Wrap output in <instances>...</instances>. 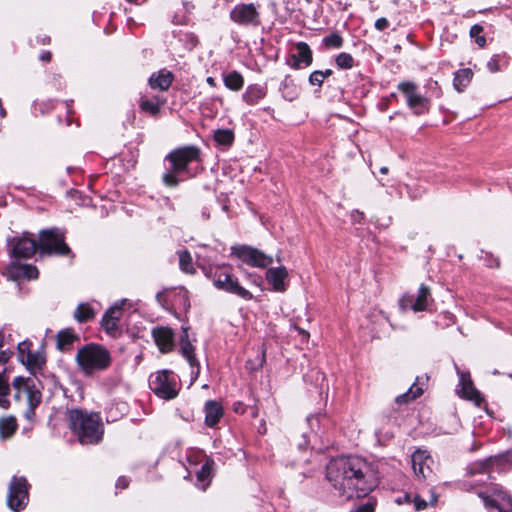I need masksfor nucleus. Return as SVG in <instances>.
I'll list each match as a JSON object with an SVG mask.
<instances>
[{"mask_svg":"<svg viewBox=\"0 0 512 512\" xmlns=\"http://www.w3.org/2000/svg\"><path fill=\"white\" fill-rule=\"evenodd\" d=\"M326 478L338 496L345 500L365 497L378 484L370 465L356 456L331 460L327 465Z\"/></svg>","mask_w":512,"mask_h":512,"instance_id":"f257e3e1","label":"nucleus"},{"mask_svg":"<svg viewBox=\"0 0 512 512\" xmlns=\"http://www.w3.org/2000/svg\"><path fill=\"white\" fill-rule=\"evenodd\" d=\"M69 427L81 444H98L104 434V426L99 413L82 409L68 411Z\"/></svg>","mask_w":512,"mask_h":512,"instance_id":"f03ea898","label":"nucleus"},{"mask_svg":"<svg viewBox=\"0 0 512 512\" xmlns=\"http://www.w3.org/2000/svg\"><path fill=\"white\" fill-rule=\"evenodd\" d=\"M203 274L221 291L237 295L244 300H251L253 295L242 287L233 275V268L228 264L200 265Z\"/></svg>","mask_w":512,"mask_h":512,"instance_id":"7ed1b4c3","label":"nucleus"},{"mask_svg":"<svg viewBox=\"0 0 512 512\" xmlns=\"http://www.w3.org/2000/svg\"><path fill=\"white\" fill-rule=\"evenodd\" d=\"M75 360L80 370L86 376H91L107 370L111 365L112 357L104 346L89 343L77 351Z\"/></svg>","mask_w":512,"mask_h":512,"instance_id":"20e7f679","label":"nucleus"},{"mask_svg":"<svg viewBox=\"0 0 512 512\" xmlns=\"http://www.w3.org/2000/svg\"><path fill=\"white\" fill-rule=\"evenodd\" d=\"M170 168L163 174V183L168 187H176L179 184L178 175L188 172L189 165L200 161V149L196 146H185L175 149L166 156Z\"/></svg>","mask_w":512,"mask_h":512,"instance_id":"39448f33","label":"nucleus"},{"mask_svg":"<svg viewBox=\"0 0 512 512\" xmlns=\"http://www.w3.org/2000/svg\"><path fill=\"white\" fill-rule=\"evenodd\" d=\"M12 386L15 389V399L20 401L25 399L27 408L24 411V417L32 421L35 417V409L42 401V393L37 385L35 379L17 376L12 381Z\"/></svg>","mask_w":512,"mask_h":512,"instance_id":"423d86ee","label":"nucleus"},{"mask_svg":"<svg viewBox=\"0 0 512 512\" xmlns=\"http://www.w3.org/2000/svg\"><path fill=\"white\" fill-rule=\"evenodd\" d=\"M150 389L160 398L170 400L178 395L176 375L168 370L158 371L149 378Z\"/></svg>","mask_w":512,"mask_h":512,"instance_id":"0eeeda50","label":"nucleus"},{"mask_svg":"<svg viewBox=\"0 0 512 512\" xmlns=\"http://www.w3.org/2000/svg\"><path fill=\"white\" fill-rule=\"evenodd\" d=\"M30 484L23 476H13L8 485L7 506L14 512L26 508L29 502Z\"/></svg>","mask_w":512,"mask_h":512,"instance_id":"6e6552de","label":"nucleus"},{"mask_svg":"<svg viewBox=\"0 0 512 512\" xmlns=\"http://www.w3.org/2000/svg\"><path fill=\"white\" fill-rule=\"evenodd\" d=\"M231 255L238 258L243 264L255 268H267L273 263V257L261 250L248 245H234Z\"/></svg>","mask_w":512,"mask_h":512,"instance_id":"1a4fd4ad","label":"nucleus"},{"mask_svg":"<svg viewBox=\"0 0 512 512\" xmlns=\"http://www.w3.org/2000/svg\"><path fill=\"white\" fill-rule=\"evenodd\" d=\"M39 249L41 253L68 255L70 248L64 241V234L58 228L42 230L39 234Z\"/></svg>","mask_w":512,"mask_h":512,"instance_id":"9d476101","label":"nucleus"},{"mask_svg":"<svg viewBox=\"0 0 512 512\" xmlns=\"http://www.w3.org/2000/svg\"><path fill=\"white\" fill-rule=\"evenodd\" d=\"M397 88L404 95L407 106L415 115H422L429 111V99L418 91L416 83L403 81L398 84Z\"/></svg>","mask_w":512,"mask_h":512,"instance_id":"9b49d317","label":"nucleus"},{"mask_svg":"<svg viewBox=\"0 0 512 512\" xmlns=\"http://www.w3.org/2000/svg\"><path fill=\"white\" fill-rule=\"evenodd\" d=\"M477 494L483 500L486 508H495L497 512H512L510 496L498 486H492L485 491H479Z\"/></svg>","mask_w":512,"mask_h":512,"instance_id":"f8f14e48","label":"nucleus"},{"mask_svg":"<svg viewBox=\"0 0 512 512\" xmlns=\"http://www.w3.org/2000/svg\"><path fill=\"white\" fill-rule=\"evenodd\" d=\"M432 303L433 298L430 288L425 284H421L416 296L410 294L404 295L400 299L399 305L403 311L412 310L414 312H421L428 310Z\"/></svg>","mask_w":512,"mask_h":512,"instance_id":"ddd939ff","label":"nucleus"},{"mask_svg":"<svg viewBox=\"0 0 512 512\" xmlns=\"http://www.w3.org/2000/svg\"><path fill=\"white\" fill-rule=\"evenodd\" d=\"M231 20L243 26H258L260 24V13L253 3L237 4L230 11Z\"/></svg>","mask_w":512,"mask_h":512,"instance_id":"4468645a","label":"nucleus"},{"mask_svg":"<svg viewBox=\"0 0 512 512\" xmlns=\"http://www.w3.org/2000/svg\"><path fill=\"white\" fill-rule=\"evenodd\" d=\"M179 351L191 367L192 379H196L200 373V365L196 358L195 346L190 340L189 329L187 327H182V333L179 341Z\"/></svg>","mask_w":512,"mask_h":512,"instance_id":"2eb2a0df","label":"nucleus"},{"mask_svg":"<svg viewBox=\"0 0 512 512\" xmlns=\"http://www.w3.org/2000/svg\"><path fill=\"white\" fill-rule=\"evenodd\" d=\"M434 461L426 450L418 449L411 455V465L415 476L420 480L428 479L432 473Z\"/></svg>","mask_w":512,"mask_h":512,"instance_id":"dca6fc26","label":"nucleus"},{"mask_svg":"<svg viewBox=\"0 0 512 512\" xmlns=\"http://www.w3.org/2000/svg\"><path fill=\"white\" fill-rule=\"evenodd\" d=\"M459 375V395L460 397L473 401L476 406L480 407L484 402L481 393L474 387L469 372L458 371Z\"/></svg>","mask_w":512,"mask_h":512,"instance_id":"f3484780","label":"nucleus"},{"mask_svg":"<svg viewBox=\"0 0 512 512\" xmlns=\"http://www.w3.org/2000/svg\"><path fill=\"white\" fill-rule=\"evenodd\" d=\"M155 344L162 353L171 352L174 349V331L170 327L158 326L152 329Z\"/></svg>","mask_w":512,"mask_h":512,"instance_id":"a211bd4d","label":"nucleus"},{"mask_svg":"<svg viewBox=\"0 0 512 512\" xmlns=\"http://www.w3.org/2000/svg\"><path fill=\"white\" fill-rule=\"evenodd\" d=\"M36 250L35 239L24 236L13 240L11 255L15 259H28L35 254Z\"/></svg>","mask_w":512,"mask_h":512,"instance_id":"6ab92c4d","label":"nucleus"},{"mask_svg":"<svg viewBox=\"0 0 512 512\" xmlns=\"http://www.w3.org/2000/svg\"><path fill=\"white\" fill-rule=\"evenodd\" d=\"M8 278L12 280L20 279H35L38 277V270L35 266L30 264H21L18 262H11L6 268Z\"/></svg>","mask_w":512,"mask_h":512,"instance_id":"aec40b11","label":"nucleus"},{"mask_svg":"<svg viewBox=\"0 0 512 512\" xmlns=\"http://www.w3.org/2000/svg\"><path fill=\"white\" fill-rule=\"evenodd\" d=\"M127 303V299H122L116 302L112 307H110L102 318V327L103 329L111 334L117 329L118 321L122 316L123 306Z\"/></svg>","mask_w":512,"mask_h":512,"instance_id":"412c9836","label":"nucleus"},{"mask_svg":"<svg viewBox=\"0 0 512 512\" xmlns=\"http://www.w3.org/2000/svg\"><path fill=\"white\" fill-rule=\"evenodd\" d=\"M428 380L429 377L427 375L417 377L416 381L413 383V385L409 388L407 392L400 394L396 397V403L400 405L407 404L410 401L420 397L424 392Z\"/></svg>","mask_w":512,"mask_h":512,"instance_id":"4be33fe9","label":"nucleus"},{"mask_svg":"<svg viewBox=\"0 0 512 512\" xmlns=\"http://www.w3.org/2000/svg\"><path fill=\"white\" fill-rule=\"evenodd\" d=\"M288 278V270L284 266L277 268H269L266 271V279L272 285L276 292H284L287 289L286 280Z\"/></svg>","mask_w":512,"mask_h":512,"instance_id":"5701e85b","label":"nucleus"},{"mask_svg":"<svg viewBox=\"0 0 512 512\" xmlns=\"http://www.w3.org/2000/svg\"><path fill=\"white\" fill-rule=\"evenodd\" d=\"M296 51L297 53L292 55V58L294 59V63L291 65L292 68L299 69L301 68L302 64L305 67H308L312 64V51L307 43L298 42L296 44Z\"/></svg>","mask_w":512,"mask_h":512,"instance_id":"b1692460","label":"nucleus"},{"mask_svg":"<svg viewBox=\"0 0 512 512\" xmlns=\"http://www.w3.org/2000/svg\"><path fill=\"white\" fill-rule=\"evenodd\" d=\"M267 95V87L260 84L248 85L242 94V100L250 106L258 104Z\"/></svg>","mask_w":512,"mask_h":512,"instance_id":"393cba45","label":"nucleus"},{"mask_svg":"<svg viewBox=\"0 0 512 512\" xmlns=\"http://www.w3.org/2000/svg\"><path fill=\"white\" fill-rule=\"evenodd\" d=\"M205 424L214 427L223 416V407L217 401L209 400L204 406Z\"/></svg>","mask_w":512,"mask_h":512,"instance_id":"a878e982","label":"nucleus"},{"mask_svg":"<svg viewBox=\"0 0 512 512\" xmlns=\"http://www.w3.org/2000/svg\"><path fill=\"white\" fill-rule=\"evenodd\" d=\"M173 81V74L166 70H160L149 78V85L152 89L166 91L169 89Z\"/></svg>","mask_w":512,"mask_h":512,"instance_id":"bb28decb","label":"nucleus"},{"mask_svg":"<svg viewBox=\"0 0 512 512\" xmlns=\"http://www.w3.org/2000/svg\"><path fill=\"white\" fill-rule=\"evenodd\" d=\"M473 78V72L470 68L460 69L455 72L453 86L458 92H463L470 84Z\"/></svg>","mask_w":512,"mask_h":512,"instance_id":"cd10ccee","label":"nucleus"},{"mask_svg":"<svg viewBox=\"0 0 512 512\" xmlns=\"http://www.w3.org/2000/svg\"><path fill=\"white\" fill-rule=\"evenodd\" d=\"M18 350L21 362L25 364L30 371L35 372L41 368L43 365V359L41 357L31 352L23 353L21 344H18Z\"/></svg>","mask_w":512,"mask_h":512,"instance_id":"c85d7f7f","label":"nucleus"},{"mask_svg":"<svg viewBox=\"0 0 512 512\" xmlns=\"http://www.w3.org/2000/svg\"><path fill=\"white\" fill-rule=\"evenodd\" d=\"M57 348L61 351L68 350L75 340L78 339L77 335L72 329H64L57 334Z\"/></svg>","mask_w":512,"mask_h":512,"instance_id":"c756f323","label":"nucleus"},{"mask_svg":"<svg viewBox=\"0 0 512 512\" xmlns=\"http://www.w3.org/2000/svg\"><path fill=\"white\" fill-rule=\"evenodd\" d=\"M176 254L179 259L180 270L186 274L194 275L196 273V269L194 267L190 252L186 249H183L178 250Z\"/></svg>","mask_w":512,"mask_h":512,"instance_id":"7c9ffc66","label":"nucleus"},{"mask_svg":"<svg viewBox=\"0 0 512 512\" xmlns=\"http://www.w3.org/2000/svg\"><path fill=\"white\" fill-rule=\"evenodd\" d=\"M223 82L229 90L239 91L244 85V78L239 72L231 71L223 74Z\"/></svg>","mask_w":512,"mask_h":512,"instance_id":"2f4dec72","label":"nucleus"},{"mask_svg":"<svg viewBox=\"0 0 512 512\" xmlns=\"http://www.w3.org/2000/svg\"><path fill=\"white\" fill-rule=\"evenodd\" d=\"M17 421L13 416L0 419V437L5 440L10 438L17 430Z\"/></svg>","mask_w":512,"mask_h":512,"instance_id":"473e14b6","label":"nucleus"},{"mask_svg":"<svg viewBox=\"0 0 512 512\" xmlns=\"http://www.w3.org/2000/svg\"><path fill=\"white\" fill-rule=\"evenodd\" d=\"M437 501L438 495L436 494L434 489L429 490L428 500L424 499L419 494H416L412 499L416 511L425 510L428 506H434L437 503Z\"/></svg>","mask_w":512,"mask_h":512,"instance_id":"72a5a7b5","label":"nucleus"},{"mask_svg":"<svg viewBox=\"0 0 512 512\" xmlns=\"http://www.w3.org/2000/svg\"><path fill=\"white\" fill-rule=\"evenodd\" d=\"M8 381L5 370L0 371V407L3 409H7L10 406V401L7 398L10 393Z\"/></svg>","mask_w":512,"mask_h":512,"instance_id":"f704fd0d","label":"nucleus"},{"mask_svg":"<svg viewBox=\"0 0 512 512\" xmlns=\"http://www.w3.org/2000/svg\"><path fill=\"white\" fill-rule=\"evenodd\" d=\"M96 312L93 310V308L87 304V303H80L75 312H74V318L79 323L87 322L94 318Z\"/></svg>","mask_w":512,"mask_h":512,"instance_id":"c9c22d12","label":"nucleus"},{"mask_svg":"<svg viewBox=\"0 0 512 512\" xmlns=\"http://www.w3.org/2000/svg\"><path fill=\"white\" fill-rule=\"evenodd\" d=\"M234 138V132L231 129H217L213 135L214 141L222 146H231Z\"/></svg>","mask_w":512,"mask_h":512,"instance_id":"e433bc0d","label":"nucleus"},{"mask_svg":"<svg viewBox=\"0 0 512 512\" xmlns=\"http://www.w3.org/2000/svg\"><path fill=\"white\" fill-rule=\"evenodd\" d=\"M140 109L152 116H157L160 113L162 107L158 106V102L148 101L147 96H143L139 102Z\"/></svg>","mask_w":512,"mask_h":512,"instance_id":"4c0bfd02","label":"nucleus"},{"mask_svg":"<svg viewBox=\"0 0 512 512\" xmlns=\"http://www.w3.org/2000/svg\"><path fill=\"white\" fill-rule=\"evenodd\" d=\"M335 62L337 67L340 69H351L355 64L352 55L346 52L338 54L336 56Z\"/></svg>","mask_w":512,"mask_h":512,"instance_id":"58836bf2","label":"nucleus"},{"mask_svg":"<svg viewBox=\"0 0 512 512\" xmlns=\"http://www.w3.org/2000/svg\"><path fill=\"white\" fill-rule=\"evenodd\" d=\"M343 38L337 33H331L323 38V44L328 48H341L343 46Z\"/></svg>","mask_w":512,"mask_h":512,"instance_id":"ea45409f","label":"nucleus"},{"mask_svg":"<svg viewBox=\"0 0 512 512\" xmlns=\"http://www.w3.org/2000/svg\"><path fill=\"white\" fill-rule=\"evenodd\" d=\"M483 32V27L479 24H475L470 29V36L475 39L476 44L479 47H484L486 45V38L481 35Z\"/></svg>","mask_w":512,"mask_h":512,"instance_id":"a19ab883","label":"nucleus"},{"mask_svg":"<svg viewBox=\"0 0 512 512\" xmlns=\"http://www.w3.org/2000/svg\"><path fill=\"white\" fill-rule=\"evenodd\" d=\"M496 461H497L496 458L490 457V458L486 459L485 461L475 463L471 467V473L472 474H474V473H484V472H486L488 470L489 466L493 465V463L496 462Z\"/></svg>","mask_w":512,"mask_h":512,"instance_id":"79ce46f5","label":"nucleus"},{"mask_svg":"<svg viewBox=\"0 0 512 512\" xmlns=\"http://www.w3.org/2000/svg\"><path fill=\"white\" fill-rule=\"evenodd\" d=\"M324 82L323 74L321 70L313 71L309 76V83L312 86L321 87Z\"/></svg>","mask_w":512,"mask_h":512,"instance_id":"37998d69","label":"nucleus"},{"mask_svg":"<svg viewBox=\"0 0 512 512\" xmlns=\"http://www.w3.org/2000/svg\"><path fill=\"white\" fill-rule=\"evenodd\" d=\"M487 68L490 72L495 73L500 70L499 66V58L497 55H494L488 62H487Z\"/></svg>","mask_w":512,"mask_h":512,"instance_id":"c03bdc74","label":"nucleus"},{"mask_svg":"<svg viewBox=\"0 0 512 512\" xmlns=\"http://www.w3.org/2000/svg\"><path fill=\"white\" fill-rule=\"evenodd\" d=\"M209 475H210V467L206 463V464L202 465L201 470L197 474V477L200 481H204L205 479H207L209 477Z\"/></svg>","mask_w":512,"mask_h":512,"instance_id":"a18cd8bd","label":"nucleus"},{"mask_svg":"<svg viewBox=\"0 0 512 512\" xmlns=\"http://www.w3.org/2000/svg\"><path fill=\"white\" fill-rule=\"evenodd\" d=\"M375 28L379 31H383L385 30L386 28H388L389 26V21L384 18V17H381V18H378L376 21H375V24H374Z\"/></svg>","mask_w":512,"mask_h":512,"instance_id":"49530a36","label":"nucleus"},{"mask_svg":"<svg viewBox=\"0 0 512 512\" xmlns=\"http://www.w3.org/2000/svg\"><path fill=\"white\" fill-rule=\"evenodd\" d=\"M130 480L126 476H120L115 484L116 489H126L129 486Z\"/></svg>","mask_w":512,"mask_h":512,"instance_id":"de8ad7c7","label":"nucleus"},{"mask_svg":"<svg viewBox=\"0 0 512 512\" xmlns=\"http://www.w3.org/2000/svg\"><path fill=\"white\" fill-rule=\"evenodd\" d=\"M157 302L164 308L167 307V293L166 291H161L156 294Z\"/></svg>","mask_w":512,"mask_h":512,"instance_id":"09e8293b","label":"nucleus"},{"mask_svg":"<svg viewBox=\"0 0 512 512\" xmlns=\"http://www.w3.org/2000/svg\"><path fill=\"white\" fill-rule=\"evenodd\" d=\"M364 219V213L359 210H354L351 212V220L354 223H361Z\"/></svg>","mask_w":512,"mask_h":512,"instance_id":"8fccbe9b","label":"nucleus"},{"mask_svg":"<svg viewBox=\"0 0 512 512\" xmlns=\"http://www.w3.org/2000/svg\"><path fill=\"white\" fill-rule=\"evenodd\" d=\"M148 101H153L154 103L157 101L158 106L163 107L166 102V99L160 95H153L151 97H148Z\"/></svg>","mask_w":512,"mask_h":512,"instance_id":"3c124183","label":"nucleus"},{"mask_svg":"<svg viewBox=\"0 0 512 512\" xmlns=\"http://www.w3.org/2000/svg\"><path fill=\"white\" fill-rule=\"evenodd\" d=\"M355 512H374V505L370 503L361 505Z\"/></svg>","mask_w":512,"mask_h":512,"instance_id":"603ef678","label":"nucleus"},{"mask_svg":"<svg viewBox=\"0 0 512 512\" xmlns=\"http://www.w3.org/2000/svg\"><path fill=\"white\" fill-rule=\"evenodd\" d=\"M11 356V351H0V364L7 363Z\"/></svg>","mask_w":512,"mask_h":512,"instance_id":"864d4df0","label":"nucleus"},{"mask_svg":"<svg viewBox=\"0 0 512 512\" xmlns=\"http://www.w3.org/2000/svg\"><path fill=\"white\" fill-rule=\"evenodd\" d=\"M433 86V89L435 90V95L437 98H440L442 96V91L440 89V87L438 86V82L437 81H433L430 83V87L432 88Z\"/></svg>","mask_w":512,"mask_h":512,"instance_id":"5fc2aeb1","label":"nucleus"},{"mask_svg":"<svg viewBox=\"0 0 512 512\" xmlns=\"http://www.w3.org/2000/svg\"><path fill=\"white\" fill-rule=\"evenodd\" d=\"M113 405L109 408L107 412V421L114 422L117 420V417L112 414Z\"/></svg>","mask_w":512,"mask_h":512,"instance_id":"6e6d98bb","label":"nucleus"},{"mask_svg":"<svg viewBox=\"0 0 512 512\" xmlns=\"http://www.w3.org/2000/svg\"><path fill=\"white\" fill-rule=\"evenodd\" d=\"M40 60L42 61H50L51 60V53L49 51L42 52L40 55Z\"/></svg>","mask_w":512,"mask_h":512,"instance_id":"4d7b16f0","label":"nucleus"},{"mask_svg":"<svg viewBox=\"0 0 512 512\" xmlns=\"http://www.w3.org/2000/svg\"><path fill=\"white\" fill-rule=\"evenodd\" d=\"M410 501H412V500H411V496H410L409 494H406L402 499H401V498H399V499L397 500V503H398V504H402V503H404V502H407V503H408V502H410Z\"/></svg>","mask_w":512,"mask_h":512,"instance_id":"13d9d810","label":"nucleus"},{"mask_svg":"<svg viewBox=\"0 0 512 512\" xmlns=\"http://www.w3.org/2000/svg\"><path fill=\"white\" fill-rule=\"evenodd\" d=\"M206 83L211 86V87H216V81L213 77H207L206 78Z\"/></svg>","mask_w":512,"mask_h":512,"instance_id":"bf43d9fd","label":"nucleus"},{"mask_svg":"<svg viewBox=\"0 0 512 512\" xmlns=\"http://www.w3.org/2000/svg\"><path fill=\"white\" fill-rule=\"evenodd\" d=\"M332 73L333 72L331 69H326L325 71H322L323 79L325 80V78L330 77L332 75Z\"/></svg>","mask_w":512,"mask_h":512,"instance_id":"052dcab7","label":"nucleus"},{"mask_svg":"<svg viewBox=\"0 0 512 512\" xmlns=\"http://www.w3.org/2000/svg\"><path fill=\"white\" fill-rule=\"evenodd\" d=\"M299 333L303 335V338L309 337V334L305 330L299 329Z\"/></svg>","mask_w":512,"mask_h":512,"instance_id":"680f3d73","label":"nucleus"},{"mask_svg":"<svg viewBox=\"0 0 512 512\" xmlns=\"http://www.w3.org/2000/svg\"><path fill=\"white\" fill-rule=\"evenodd\" d=\"M380 173H381V174H387V173H388V167H385V166H384V167H381V168H380Z\"/></svg>","mask_w":512,"mask_h":512,"instance_id":"e2e57ef3","label":"nucleus"},{"mask_svg":"<svg viewBox=\"0 0 512 512\" xmlns=\"http://www.w3.org/2000/svg\"><path fill=\"white\" fill-rule=\"evenodd\" d=\"M500 6L502 7H506V8H512V0L509 1V3H506V4H500Z\"/></svg>","mask_w":512,"mask_h":512,"instance_id":"0e129e2a","label":"nucleus"},{"mask_svg":"<svg viewBox=\"0 0 512 512\" xmlns=\"http://www.w3.org/2000/svg\"><path fill=\"white\" fill-rule=\"evenodd\" d=\"M119 405L121 406V408H119L120 410H126V404L125 403H120Z\"/></svg>","mask_w":512,"mask_h":512,"instance_id":"69168bd1","label":"nucleus"},{"mask_svg":"<svg viewBox=\"0 0 512 512\" xmlns=\"http://www.w3.org/2000/svg\"><path fill=\"white\" fill-rule=\"evenodd\" d=\"M307 420L310 422V421H312V420H317V418H316V417H314V416H310V417H308V418H307Z\"/></svg>","mask_w":512,"mask_h":512,"instance_id":"338daca9","label":"nucleus"},{"mask_svg":"<svg viewBox=\"0 0 512 512\" xmlns=\"http://www.w3.org/2000/svg\"><path fill=\"white\" fill-rule=\"evenodd\" d=\"M20 344L22 345V352H23V353H26V352H25V345H26V344H25V343H20Z\"/></svg>","mask_w":512,"mask_h":512,"instance_id":"774afa93","label":"nucleus"}]
</instances>
